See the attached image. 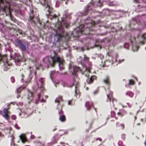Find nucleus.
Instances as JSON below:
<instances>
[{
  "instance_id": "obj_62",
  "label": "nucleus",
  "mask_w": 146,
  "mask_h": 146,
  "mask_svg": "<svg viewBox=\"0 0 146 146\" xmlns=\"http://www.w3.org/2000/svg\"><path fill=\"white\" fill-rule=\"evenodd\" d=\"M108 62V61H106L105 62V65H107V63Z\"/></svg>"
},
{
  "instance_id": "obj_43",
  "label": "nucleus",
  "mask_w": 146,
  "mask_h": 146,
  "mask_svg": "<svg viewBox=\"0 0 146 146\" xmlns=\"http://www.w3.org/2000/svg\"><path fill=\"white\" fill-rule=\"evenodd\" d=\"M11 118L13 120H15L16 118V117L15 115H13L11 116Z\"/></svg>"
},
{
  "instance_id": "obj_29",
  "label": "nucleus",
  "mask_w": 146,
  "mask_h": 146,
  "mask_svg": "<svg viewBox=\"0 0 146 146\" xmlns=\"http://www.w3.org/2000/svg\"><path fill=\"white\" fill-rule=\"evenodd\" d=\"M126 94L131 97H132L134 95V94L133 93L129 91L127 92L126 93Z\"/></svg>"
},
{
  "instance_id": "obj_58",
  "label": "nucleus",
  "mask_w": 146,
  "mask_h": 146,
  "mask_svg": "<svg viewBox=\"0 0 146 146\" xmlns=\"http://www.w3.org/2000/svg\"><path fill=\"white\" fill-rule=\"evenodd\" d=\"M21 81L23 83L24 82V80L23 78H22L21 79Z\"/></svg>"
},
{
  "instance_id": "obj_4",
  "label": "nucleus",
  "mask_w": 146,
  "mask_h": 146,
  "mask_svg": "<svg viewBox=\"0 0 146 146\" xmlns=\"http://www.w3.org/2000/svg\"><path fill=\"white\" fill-rule=\"evenodd\" d=\"M43 61L44 63L47 64L48 68L49 67V64L50 66L53 67L55 63L57 62L58 64L60 70L62 71L64 68V60L63 58L57 54L55 51L54 52L53 56H46L43 59Z\"/></svg>"
},
{
  "instance_id": "obj_52",
  "label": "nucleus",
  "mask_w": 146,
  "mask_h": 146,
  "mask_svg": "<svg viewBox=\"0 0 146 146\" xmlns=\"http://www.w3.org/2000/svg\"><path fill=\"white\" fill-rule=\"evenodd\" d=\"M17 105H19L21 106H22L23 105V103L22 102H20L18 104H17Z\"/></svg>"
},
{
  "instance_id": "obj_37",
  "label": "nucleus",
  "mask_w": 146,
  "mask_h": 146,
  "mask_svg": "<svg viewBox=\"0 0 146 146\" xmlns=\"http://www.w3.org/2000/svg\"><path fill=\"white\" fill-rule=\"evenodd\" d=\"M134 83V82L131 80H129L128 84L133 85Z\"/></svg>"
},
{
  "instance_id": "obj_48",
  "label": "nucleus",
  "mask_w": 146,
  "mask_h": 146,
  "mask_svg": "<svg viewBox=\"0 0 146 146\" xmlns=\"http://www.w3.org/2000/svg\"><path fill=\"white\" fill-rule=\"evenodd\" d=\"M117 57H118V55L117 54H115V62H118L117 60Z\"/></svg>"
},
{
  "instance_id": "obj_1",
  "label": "nucleus",
  "mask_w": 146,
  "mask_h": 146,
  "mask_svg": "<svg viewBox=\"0 0 146 146\" xmlns=\"http://www.w3.org/2000/svg\"><path fill=\"white\" fill-rule=\"evenodd\" d=\"M77 62L80 63L83 67L82 70L76 66H73V70L71 71L73 75H76L77 72L81 73L82 74H84L87 78L88 79L86 82L88 84L92 83L94 80L96 78V77L94 76H92L90 78L89 75H87L88 73L90 72V70L91 68L92 64L91 62L89 61L88 58L86 56L84 55V59H82L81 57H79L77 60Z\"/></svg>"
},
{
  "instance_id": "obj_24",
  "label": "nucleus",
  "mask_w": 146,
  "mask_h": 146,
  "mask_svg": "<svg viewBox=\"0 0 146 146\" xmlns=\"http://www.w3.org/2000/svg\"><path fill=\"white\" fill-rule=\"evenodd\" d=\"M40 95L39 94H38V99L36 100V104H37L39 102V101H40L41 102H44L45 101L43 99H40Z\"/></svg>"
},
{
  "instance_id": "obj_12",
  "label": "nucleus",
  "mask_w": 146,
  "mask_h": 146,
  "mask_svg": "<svg viewBox=\"0 0 146 146\" xmlns=\"http://www.w3.org/2000/svg\"><path fill=\"white\" fill-rule=\"evenodd\" d=\"M135 38H133L132 39H130V42L132 45V50L134 52L137 51L139 48V47L137 46H135Z\"/></svg>"
},
{
  "instance_id": "obj_16",
  "label": "nucleus",
  "mask_w": 146,
  "mask_h": 146,
  "mask_svg": "<svg viewBox=\"0 0 146 146\" xmlns=\"http://www.w3.org/2000/svg\"><path fill=\"white\" fill-rule=\"evenodd\" d=\"M25 88V87H24L23 86H22L16 89L15 92L17 94V98H18L19 97L21 92L22 90Z\"/></svg>"
},
{
  "instance_id": "obj_64",
  "label": "nucleus",
  "mask_w": 146,
  "mask_h": 146,
  "mask_svg": "<svg viewBox=\"0 0 146 146\" xmlns=\"http://www.w3.org/2000/svg\"><path fill=\"white\" fill-rule=\"evenodd\" d=\"M56 130V128H55L52 131H54Z\"/></svg>"
},
{
  "instance_id": "obj_20",
  "label": "nucleus",
  "mask_w": 146,
  "mask_h": 146,
  "mask_svg": "<svg viewBox=\"0 0 146 146\" xmlns=\"http://www.w3.org/2000/svg\"><path fill=\"white\" fill-rule=\"evenodd\" d=\"M104 2H105L109 6H113L115 5V4L113 1H111L110 0H104Z\"/></svg>"
},
{
  "instance_id": "obj_45",
  "label": "nucleus",
  "mask_w": 146,
  "mask_h": 146,
  "mask_svg": "<svg viewBox=\"0 0 146 146\" xmlns=\"http://www.w3.org/2000/svg\"><path fill=\"white\" fill-rule=\"evenodd\" d=\"M11 81L12 83H14L15 82V79L13 77H12L11 78Z\"/></svg>"
},
{
  "instance_id": "obj_11",
  "label": "nucleus",
  "mask_w": 146,
  "mask_h": 146,
  "mask_svg": "<svg viewBox=\"0 0 146 146\" xmlns=\"http://www.w3.org/2000/svg\"><path fill=\"white\" fill-rule=\"evenodd\" d=\"M3 111L4 113V114L2 113V111L0 110V114H1V115L3 116V117H4L7 120H9V117L8 115L9 112L7 110L6 108H4L3 110Z\"/></svg>"
},
{
  "instance_id": "obj_2",
  "label": "nucleus",
  "mask_w": 146,
  "mask_h": 146,
  "mask_svg": "<svg viewBox=\"0 0 146 146\" xmlns=\"http://www.w3.org/2000/svg\"><path fill=\"white\" fill-rule=\"evenodd\" d=\"M71 17L69 15H68L66 12L63 15V17L62 18V22H58L55 25V27L57 28L56 34L54 36V40L57 42L59 41L62 38H64V36H66L69 39L70 36L67 33H65L63 26L66 28L68 27L70 23L68 20L71 19Z\"/></svg>"
},
{
  "instance_id": "obj_59",
  "label": "nucleus",
  "mask_w": 146,
  "mask_h": 146,
  "mask_svg": "<svg viewBox=\"0 0 146 146\" xmlns=\"http://www.w3.org/2000/svg\"><path fill=\"white\" fill-rule=\"evenodd\" d=\"M121 126H122V129H123L124 128V125L123 124H121Z\"/></svg>"
},
{
  "instance_id": "obj_27",
  "label": "nucleus",
  "mask_w": 146,
  "mask_h": 146,
  "mask_svg": "<svg viewBox=\"0 0 146 146\" xmlns=\"http://www.w3.org/2000/svg\"><path fill=\"white\" fill-rule=\"evenodd\" d=\"M9 18L12 21H14V22H16L17 20L15 19L14 17L13 16L11 15V12L9 10Z\"/></svg>"
},
{
  "instance_id": "obj_34",
  "label": "nucleus",
  "mask_w": 146,
  "mask_h": 146,
  "mask_svg": "<svg viewBox=\"0 0 146 146\" xmlns=\"http://www.w3.org/2000/svg\"><path fill=\"white\" fill-rule=\"evenodd\" d=\"M113 31H113L112 30L110 31H106L105 32L101 34V35H106L108 33H110L111 32H113Z\"/></svg>"
},
{
  "instance_id": "obj_40",
  "label": "nucleus",
  "mask_w": 146,
  "mask_h": 146,
  "mask_svg": "<svg viewBox=\"0 0 146 146\" xmlns=\"http://www.w3.org/2000/svg\"><path fill=\"white\" fill-rule=\"evenodd\" d=\"M98 57L100 58L101 60H102L104 58L103 56L101 54H99L98 55Z\"/></svg>"
},
{
  "instance_id": "obj_15",
  "label": "nucleus",
  "mask_w": 146,
  "mask_h": 146,
  "mask_svg": "<svg viewBox=\"0 0 146 146\" xmlns=\"http://www.w3.org/2000/svg\"><path fill=\"white\" fill-rule=\"evenodd\" d=\"M141 17L138 16L137 17L134 18L133 19V20L131 23V24H133L135 25V24L136 23L138 24L139 22H140Z\"/></svg>"
},
{
  "instance_id": "obj_39",
  "label": "nucleus",
  "mask_w": 146,
  "mask_h": 146,
  "mask_svg": "<svg viewBox=\"0 0 146 146\" xmlns=\"http://www.w3.org/2000/svg\"><path fill=\"white\" fill-rule=\"evenodd\" d=\"M56 141H57V140L55 139V137H54L52 138V139L51 141V143L52 144H54L56 142Z\"/></svg>"
},
{
  "instance_id": "obj_32",
  "label": "nucleus",
  "mask_w": 146,
  "mask_h": 146,
  "mask_svg": "<svg viewBox=\"0 0 146 146\" xmlns=\"http://www.w3.org/2000/svg\"><path fill=\"white\" fill-rule=\"evenodd\" d=\"M14 60L15 61V63L16 65H19V63L20 61V59L19 58H18V57H16L14 58Z\"/></svg>"
},
{
  "instance_id": "obj_31",
  "label": "nucleus",
  "mask_w": 146,
  "mask_h": 146,
  "mask_svg": "<svg viewBox=\"0 0 146 146\" xmlns=\"http://www.w3.org/2000/svg\"><path fill=\"white\" fill-rule=\"evenodd\" d=\"M33 93L31 91H29V94L28 95V99L30 100L31 99L32 100V98H33Z\"/></svg>"
},
{
  "instance_id": "obj_19",
  "label": "nucleus",
  "mask_w": 146,
  "mask_h": 146,
  "mask_svg": "<svg viewBox=\"0 0 146 146\" xmlns=\"http://www.w3.org/2000/svg\"><path fill=\"white\" fill-rule=\"evenodd\" d=\"M19 1L20 2L22 1V0H6V2L8 5L11 4L14 5L15 4V1Z\"/></svg>"
},
{
  "instance_id": "obj_36",
  "label": "nucleus",
  "mask_w": 146,
  "mask_h": 146,
  "mask_svg": "<svg viewBox=\"0 0 146 146\" xmlns=\"http://www.w3.org/2000/svg\"><path fill=\"white\" fill-rule=\"evenodd\" d=\"M60 2L59 1H57L55 4V6L56 7H58L59 6Z\"/></svg>"
},
{
  "instance_id": "obj_17",
  "label": "nucleus",
  "mask_w": 146,
  "mask_h": 146,
  "mask_svg": "<svg viewBox=\"0 0 146 146\" xmlns=\"http://www.w3.org/2000/svg\"><path fill=\"white\" fill-rule=\"evenodd\" d=\"M19 138L21 142L23 143L27 141V139L24 134H22L19 135Z\"/></svg>"
},
{
  "instance_id": "obj_63",
  "label": "nucleus",
  "mask_w": 146,
  "mask_h": 146,
  "mask_svg": "<svg viewBox=\"0 0 146 146\" xmlns=\"http://www.w3.org/2000/svg\"><path fill=\"white\" fill-rule=\"evenodd\" d=\"M71 102V101H69L68 102V104L69 105H70V102Z\"/></svg>"
},
{
  "instance_id": "obj_44",
  "label": "nucleus",
  "mask_w": 146,
  "mask_h": 146,
  "mask_svg": "<svg viewBox=\"0 0 146 146\" xmlns=\"http://www.w3.org/2000/svg\"><path fill=\"white\" fill-rule=\"evenodd\" d=\"M15 127L17 129H19L20 127L18 126V124L16 123L14 125Z\"/></svg>"
},
{
  "instance_id": "obj_49",
  "label": "nucleus",
  "mask_w": 146,
  "mask_h": 146,
  "mask_svg": "<svg viewBox=\"0 0 146 146\" xmlns=\"http://www.w3.org/2000/svg\"><path fill=\"white\" fill-rule=\"evenodd\" d=\"M127 105L128 106V107L129 108H131L132 107V105L131 104H130L129 103H127Z\"/></svg>"
},
{
  "instance_id": "obj_30",
  "label": "nucleus",
  "mask_w": 146,
  "mask_h": 146,
  "mask_svg": "<svg viewBox=\"0 0 146 146\" xmlns=\"http://www.w3.org/2000/svg\"><path fill=\"white\" fill-rule=\"evenodd\" d=\"M126 113V112L125 110H122L121 111H120V112L118 113L117 114L118 115H120L121 116H123Z\"/></svg>"
},
{
  "instance_id": "obj_57",
  "label": "nucleus",
  "mask_w": 146,
  "mask_h": 146,
  "mask_svg": "<svg viewBox=\"0 0 146 146\" xmlns=\"http://www.w3.org/2000/svg\"><path fill=\"white\" fill-rule=\"evenodd\" d=\"M18 13V14H21V11L20 10H18V11H17Z\"/></svg>"
},
{
  "instance_id": "obj_60",
  "label": "nucleus",
  "mask_w": 146,
  "mask_h": 146,
  "mask_svg": "<svg viewBox=\"0 0 146 146\" xmlns=\"http://www.w3.org/2000/svg\"><path fill=\"white\" fill-rule=\"evenodd\" d=\"M143 28H146V23L144 24L143 27Z\"/></svg>"
},
{
  "instance_id": "obj_10",
  "label": "nucleus",
  "mask_w": 146,
  "mask_h": 146,
  "mask_svg": "<svg viewBox=\"0 0 146 146\" xmlns=\"http://www.w3.org/2000/svg\"><path fill=\"white\" fill-rule=\"evenodd\" d=\"M58 110V113L59 116H60L59 120L62 122L66 120V117L65 115L64 114L63 112L62 109L59 110L57 108Z\"/></svg>"
},
{
  "instance_id": "obj_21",
  "label": "nucleus",
  "mask_w": 146,
  "mask_h": 146,
  "mask_svg": "<svg viewBox=\"0 0 146 146\" xmlns=\"http://www.w3.org/2000/svg\"><path fill=\"white\" fill-rule=\"evenodd\" d=\"M31 74V72L30 71L29 72V78L28 80L27 81H25V84L24 85H23L24 87H25V88L28 85V84L30 82V81L32 78V77L30 75Z\"/></svg>"
},
{
  "instance_id": "obj_46",
  "label": "nucleus",
  "mask_w": 146,
  "mask_h": 146,
  "mask_svg": "<svg viewBox=\"0 0 146 146\" xmlns=\"http://www.w3.org/2000/svg\"><path fill=\"white\" fill-rule=\"evenodd\" d=\"M94 46L95 47H99L100 49L101 48V46L100 45V44H97L96 43L94 44Z\"/></svg>"
},
{
  "instance_id": "obj_54",
  "label": "nucleus",
  "mask_w": 146,
  "mask_h": 146,
  "mask_svg": "<svg viewBox=\"0 0 146 146\" xmlns=\"http://www.w3.org/2000/svg\"><path fill=\"white\" fill-rule=\"evenodd\" d=\"M35 137V136L34 135H31V139H33Z\"/></svg>"
},
{
  "instance_id": "obj_13",
  "label": "nucleus",
  "mask_w": 146,
  "mask_h": 146,
  "mask_svg": "<svg viewBox=\"0 0 146 146\" xmlns=\"http://www.w3.org/2000/svg\"><path fill=\"white\" fill-rule=\"evenodd\" d=\"M39 81L40 83V84L39 85L38 83H36V85L37 86V88L38 89L40 88L41 89V90L42 91L43 90V84L44 83L43 78H40L39 80Z\"/></svg>"
},
{
  "instance_id": "obj_35",
  "label": "nucleus",
  "mask_w": 146,
  "mask_h": 146,
  "mask_svg": "<svg viewBox=\"0 0 146 146\" xmlns=\"http://www.w3.org/2000/svg\"><path fill=\"white\" fill-rule=\"evenodd\" d=\"M66 56L69 58H70L71 56V54L70 51L69 49L68 50V53L66 54Z\"/></svg>"
},
{
  "instance_id": "obj_51",
  "label": "nucleus",
  "mask_w": 146,
  "mask_h": 146,
  "mask_svg": "<svg viewBox=\"0 0 146 146\" xmlns=\"http://www.w3.org/2000/svg\"><path fill=\"white\" fill-rule=\"evenodd\" d=\"M96 141L99 140L100 141H102V139L100 138H96Z\"/></svg>"
},
{
  "instance_id": "obj_42",
  "label": "nucleus",
  "mask_w": 146,
  "mask_h": 146,
  "mask_svg": "<svg viewBox=\"0 0 146 146\" xmlns=\"http://www.w3.org/2000/svg\"><path fill=\"white\" fill-rule=\"evenodd\" d=\"M118 145L119 146L123 145V142L121 141H119L118 142Z\"/></svg>"
},
{
  "instance_id": "obj_7",
  "label": "nucleus",
  "mask_w": 146,
  "mask_h": 146,
  "mask_svg": "<svg viewBox=\"0 0 146 146\" xmlns=\"http://www.w3.org/2000/svg\"><path fill=\"white\" fill-rule=\"evenodd\" d=\"M40 3L42 5L44 6V9L45 10L46 9V10L48 11V14H46V16L48 18L52 20L54 18H56V16L54 14L50 12L49 11L50 7L47 4H46L45 0H42V1L40 2Z\"/></svg>"
},
{
  "instance_id": "obj_25",
  "label": "nucleus",
  "mask_w": 146,
  "mask_h": 146,
  "mask_svg": "<svg viewBox=\"0 0 146 146\" xmlns=\"http://www.w3.org/2000/svg\"><path fill=\"white\" fill-rule=\"evenodd\" d=\"M112 93L113 92L111 91H110V93L109 94H107V96L108 98V99L110 101H111V98H112Z\"/></svg>"
},
{
  "instance_id": "obj_47",
  "label": "nucleus",
  "mask_w": 146,
  "mask_h": 146,
  "mask_svg": "<svg viewBox=\"0 0 146 146\" xmlns=\"http://www.w3.org/2000/svg\"><path fill=\"white\" fill-rule=\"evenodd\" d=\"M121 138L123 140L125 139V135L124 134H123L121 135Z\"/></svg>"
},
{
  "instance_id": "obj_33",
  "label": "nucleus",
  "mask_w": 146,
  "mask_h": 146,
  "mask_svg": "<svg viewBox=\"0 0 146 146\" xmlns=\"http://www.w3.org/2000/svg\"><path fill=\"white\" fill-rule=\"evenodd\" d=\"M111 116L112 117H115V119H117V117L115 116V113L113 111H111Z\"/></svg>"
},
{
  "instance_id": "obj_23",
  "label": "nucleus",
  "mask_w": 146,
  "mask_h": 146,
  "mask_svg": "<svg viewBox=\"0 0 146 146\" xmlns=\"http://www.w3.org/2000/svg\"><path fill=\"white\" fill-rule=\"evenodd\" d=\"M102 13H104L105 15H109L110 14V11L108 9H106L103 10Z\"/></svg>"
},
{
  "instance_id": "obj_14",
  "label": "nucleus",
  "mask_w": 146,
  "mask_h": 146,
  "mask_svg": "<svg viewBox=\"0 0 146 146\" xmlns=\"http://www.w3.org/2000/svg\"><path fill=\"white\" fill-rule=\"evenodd\" d=\"M141 39L139 44L140 45L144 44V42H146V33L142 35L141 36Z\"/></svg>"
},
{
  "instance_id": "obj_41",
  "label": "nucleus",
  "mask_w": 146,
  "mask_h": 146,
  "mask_svg": "<svg viewBox=\"0 0 146 146\" xmlns=\"http://www.w3.org/2000/svg\"><path fill=\"white\" fill-rule=\"evenodd\" d=\"M30 19L32 21V22H33V23H34L35 20L33 17H32L31 16H30L29 17Z\"/></svg>"
},
{
  "instance_id": "obj_5",
  "label": "nucleus",
  "mask_w": 146,
  "mask_h": 146,
  "mask_svg": "<svg viewBox=\"0 0 146 146\" xmlns=\"http://www.w3.org/2000/svg\"><path fill=\"white\" fill-rule=\"evenodd\" d=\"M102 5V4L100 2V0H92L91 2L85 8L82 15H86L89 12H90V13H91L90 12V11L92 10V8L91 7V6H93L94 7L98 6L101 7Z\"/></svg>"
},
{
  "instance_id": "obj_8",
  "label": "nucleus",
  "mask_w": 146,
  "mask_h": 146,
  "mask_svg": "<svg viewBox=\"0 0 146 146\" xmlns=\"http://www.w3.org/2000/svg\"><path fill=\"white\" fill-rule=\"evenodd\" d=\"M2 61L3 62L4 65L3 66L4 71H7L9 69L10 64L8 63L7 60V58L5 56H3L0 54V62Z\"/></svg>"
},
{
  "instance_id": "obj_50",
  "label": "nucleus",
  "mask_w": 146,
  "mask_h": 146,
  "mask_svg": "<svg viewBox=\"0 0 146 146\" xmlns=\"http://www.w3.org/2000/svg\"><path fill=\"white\" fill-rule=\"evenodd\" d=\"M124 61V59H121V60H119L118 62V63H121V62H123Z\"/></svg>"
},
{
  "instance_id": "obj_53",
  "label": "nucleus",
  "mask_w": 146,
  "mask_h": 146,
  "mask_svg": "<svg viewBox=\"0 0 146 146\" xmlns=\"http://www.w3.org/2000/svg\"><path fill=\"white\" fill-rule=\"evenodd\" d=\"M80 50L82 52H83L84 50V49L82 47H81L80 48Z\"/></svg>"
},
{
  "instance_id": "obj_22",
  "label": "nucleus",
  "mask_w": 146,
  "mask_h": 146,
  "mask_svg": "<svg viewBox=\"0 0 146 146\" xmlns=\"http://www.w3.org/2000/svg\"><path fill=\"white\" fill-rule=\"evenodd\" d=\"M103 82L107 86H110V80L108 77L105 78L103 80Z\"/></svg>"
},
{
  "instance_id": "obj_55",
  "label": "nucleus",
  "mask_w": 146,
  "mask_h": 146,
  "mask_svg": "<svg viewBox=\"0 0 146 146\" xmlns=\"http://www.w3.org/2000/svg\"><path fill=\"white\" fill-rule=\"evenodd\" d=\"M114 100H115L113 98H112V105H113V106H114V104L113 103H114Z\"/></svg>"
},
{
  "instance_id": "obj_18",
  "label": "nucleus",
  "mask_w": 146,
  "mask_h": 146,
  "mask_svg": "<svg viewBox=\"0 0 146 146\" xmlns=\"http://www.w3.org/2000/svg\"><path fill=\"white\" fill-rule=\"evenodd\" d=\"M85 106L87 108V110H90L91 107L93 106V104L92 102H87L86 103Z\"/></svg>"
},
{
  "instance_id": "obj_61",
  "label": "nucleus",
  "mask_w": 146,
  "mask_h": 146,
  "mask_svg": "<svg viewBox=\"0 0 146 146\" xmlns=\"http://www.w3.org/2000/svg\"><path fill=\"white\" fill-rule=\"evenodd\" d=\"M97 92V90H96V91H94V94H96Z\"/></svg>"
},
{
  "instance_id": "obj_3",
  "label": "nucleus",
  "mask_w": 146,
  "mask_h": 146,
  "mask_svg": "<svg viewBox=\"0 0 146 146\" xmlns=\"http://www.w3.org/2000/svg\"><path fill=\"white\" fill-rule=\"evenodd\" d=\"M84 23L86 25L82 24L79 27L75 29L72 33L71 36H73L74 37H78L82 34H90L87 33H85V31H92L94 30L95 23L94 21L91 20L89 18L84 20Z\"/></svg>"
},
{
  "instance_id": "obj_38",
  "label": "nucleus",
  "mask_w": 146,
  "mask_h": 146,
  "mask_svg": "<svg viewBox=\"0 0 146 146\" xmlns=\"http://www.w3.org/2000/svg\"><path fill=\"white\" fill-rule=\"evenodd\" d=\"M129 46V44L127 43H125L124 44V47L126 49H128Z\"/></svg>"
},
{
  "instance_id": "obj_56",
  "label": "nucleus",
  "mask_w": 146,
  "mask_h": 146,
  "mask_svg": "<svg viewBox=\"0 0 146 146\" xmlns=\"http://www.w3.org/2000/svg\"><path fill=\"white\" fill-rule=\"evenodd\" d=\"M139 1V0H134V1L136 3H138Z\"/></svg>"
},
{
  "instance_id": "obj_28",
  "label": "nucleus",
  "mask_w": 146,
  "mask_h": 146,
  "mask_svg": "<svg viewBox=\"0 0 146 146\" xmlns=\"http://www.w3.org/2000/svg\"><path fill=\"white\" fill-rule=\"evenodd\" d=\"M58 73V72H56L55 71H51L50 74V77L51 80L52 81V76L54 74Z\"/></svg>"
},
{
  "instance_id": "obj_26",
  "label": "nucleus",
  "mask_w": 146,
  "mask_h": 146,
  "mask_svg": "<svg viewBox=\"0 0 146 146\" xmlns=\"http://www.w3.org/2000/svg\"><path fill=\"white\" fill-rule=\"evenodd\" d=\"M62 100L61 97H59L57 98L55 100V102L58 104V105L59 104L60 102Z\"/></svg>"
},
{
  "instance_id": "obj_9",
  "label": "nucleus",
  "mask_w": 146,
  "mask_h": 146,
  "mask_svg": "<svg viewBox=\"0 0 146 146\" xmlns=\"http://www.w3.org/2000/svg\"><path fill=\"white\" fill-rule=\"evenodd\" d=\"M78 84V82L76 81L74 79H73V83L70 85H68L67 83L64 82L62 84V85L64 87H71L74 85L75 86V95H77L76 92V88L77 87V84Z\"/></svg>"
},
{
  "instance_id": "obj_6",
  "label": "nucleus",
  "mask_w": 146,
  "mask_h": 146,
  "mask_svg": "<svg viewBox=\"0 0 146 146\" xmlns=\"http://www.w3.org/2000/svg\"><path fill=\"white\" fill-rule=\"evenodd\" d=\"M16 45L22 52H26L27 50V46L26 44H27L28 42L26 41H23L19 39L15 40Z\"/></svg>"
}]
</instances>
